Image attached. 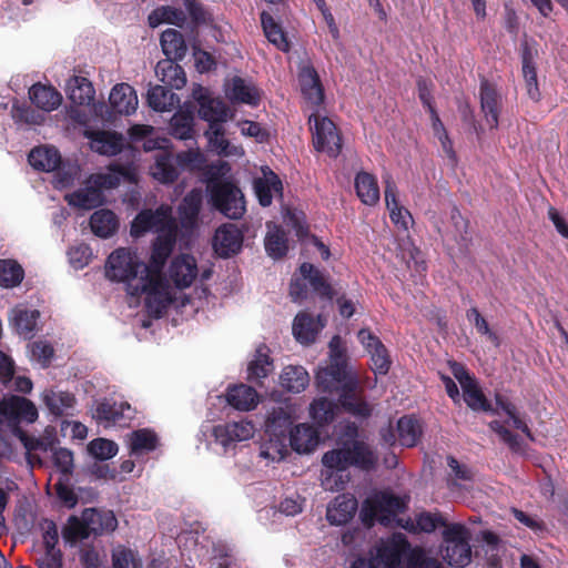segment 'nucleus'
Instances as JSON below:
<instances>
[{"label": "nucleus", "instance_id": "1", "mask_svg": "<svg viewBox=\"0 0 568 568\" xmlns=\"http://www.w3.org/2000/svg\"><path fill=\"white\" fill-rule=\"evenodd\" d=\"M175 245V227H170L168 232L159 234L152 244L151 256L148 264L143 263L141 270L140 285L132 287L130 292L132 296L139 297L142 294L148 295V305L150 306V297L160 294L165 287V278L163 276V267L171 255Z\"/></svg>", "mask_w": 568, "mask_h": 568}, {"label": "nucleus", "instance_id": "2", "mask_svg": "<svg viewBox=\"0 0 568 568\" xmlns=\"http://www.w3.org/2000/svg\"><path fill=\"white\" fill-rule=\"evenodd\" d=\"M322 464L337 471H344L349 467L369 471L377 466L378 456L364 440L347 439L339 447L326 452L322 457Z\"/></svg>", "mask_w": 568, "mask_h": 568}, {"label": "nucleus", "instance_id": "3", "mask_svg": "<svg viewBox=\"0 0 568 568\" xmlns=\"http://www.w3.org/2000/svg\"><path fill=\"white\" fill-rule=\"evenodd\" d=\"M310 291L322 300L332 301L336 296L328 275L314 264L303 262L291 278L288 296L292 302L301 304L308 298Z\"/></svg>", "mask_w": 568, "mask_h": 568}, {"label": "nucleus", "instance_id": "4", "mask_svg": "<svg viewBox=\"0 0 568 568\" xmlns=\"http://www.w3.org/2000/svg\"><path fill=\"white\" fill-rule=\"evenodd\" d=\"M293 410L290 406L274 407L265 422V436L261 456L275 460L284 457L287 452V439L294 430Z\"/></svg>", "mask_w": 568, "mask_h": 568}, {"label": "nucleus", "instance_id": "5", "mask_svg": "<svg viewBox=\"0 0 568 568\" xmlns=\"http://www.w3.org/2000/svg\"><path fill=\"white\" fill-rule=\"evenodd\" d=\"M405 509L406 504L400 497L388 491H377L363 501L359 517L364 526L371 528L376 521L383 525L389 524Z\"/></svg>", "mask_w": 568, "mask_h": 568}, {"label": "nucleus", "instance_id": "6", "mask_svg": "<svg viewBox=\"0 0 568 568\" xmlns=\"http://www.w3.org/2000/svg\"><path fill=\"white\" fill-rule=\"evenodd\" d=\"M141 262L135 253L129 248L119 247L114 250L105 263V277L112 282H122L126 284V292L131 295L130 285L132 287L140 285Z\"/></svg>", "mask_w": 568, "mask_h": 568}, {"label": "nucleus", "instance_id": "7", "mask_svg": "<svg viewBox=\"0 0 568 568\" xmlns=\"http://www.w3.org/2000/svg\"><path fill=\"white\" fill-rule=\"evenodd\" d=\"M470 534L463 524H449L443 531L444 560L454 567H466L471 561Z\"/></svg>", "mask_w": 568, "mask_h": 568}, {"label": "nucleus", "instance_id": "8", "mask_svg": "<svg viewBox=\"0 0 568 568\" xmlns=\"http://www.w3.org/2000/svg\"><path fill=\"white\" fill-rule=\"evenodd\" d=\"M415 550L424 549L412 548L405 535L394 534L376 547L375 555L371 558L378 568H404L403 559H405V568H408V559Z\"/></svg>", "mask_w": 568, "mask_h": 568}, {"label": "nucleus", "instance_id": "9", "mask_svg": "<svg viewBox=\"0 0 568 568\" xmlns=\"http://www.w3.org/2000/svg\"><path fill=\"white\" fill-rule=\"evenodd\" d=\"M209 195L212 207L227 219L239 220L246 211L244 194L233 182L213 184Z\"/></svg>", "mask_w": 568, "mask_h": 568}, {"label": "nucleus", "instance_id": "10", "mask_svg": "<svg viewBox=\"0 0 568 568\" xmlns=\"http://www.w3.org/2000/svg\"><path fill=\"white\" fill-rule=\"evenodd\" d=\"M314 120L313 144L320 152H326L336 158L342 151V138L332 120L326 116L312 114L310 122Z\"/></svg>", "mask_w": 568, "mask_h": 568}, {"label": "nucleus", "instance_id": "11", "mask_svg": "<svg viewBox=\"0 0 568 568\" xmlns=\"http://www.w3.org/2000/svg\"><path fill=\"white\" fill-rule=\"evenodd\" d=\"M134 410L126 402L118 403L112 399L104 398L99 402L93 412V418L99 424L108 426L126 427L133 418Z\"/></svg>", "mask_w": 568, "mask_h": 568}, {"label": "nucleus", "instance_id": "12", "mask_svg": "<svg viewBox=\"0 0 568 568\" xmlns=\"http://www.w3.org/2000/svg\"><path fill=\"white\" fill-rule=\"evenodd\" d=\"M170 227H174V225L164 210H142L132 221L130 232L132 236L140 237L150 231L162 234Z\"/></svg>", "mask_w": 568, "mask_h": 568}, {"label": "nucleus", "instance_id": "13", "mask_svg": "<svg viewBox=\"0 0 568 568\" xmlns=\"http://www.w3.org/2000/svg\"><path fill=\"white\" fill-rule=\"evenodd\" d=\"M243 232L232 223L217 227L213 236V248L217 256L229 258L242 250Z\"/></svg>", "mask_w": 568, "mask_h": 568}, {"label": "nucleus", "instance_id": "14", "mask_svg": "<svg viewBox=\"0 0 568 568\" xmlns=\"http://www.w3.org/2000/svg\"><path fill=\"white\" fill-rule=\"evenodd\" d=\"M253 435V424L245 420L219 424L213 427L215 442L221 444L225 449L235 446L239 442L250 439Z\"/></svg>", "mask_w": 568, "mask_h": 568}, {"label": "nucleus", "instance_id": "15", "mask_svg": "<svg viewBox=\"0 0 568 568\" xmlns=\"http://www.w3.org/2000/svg\"><path fill=\"white\" fill-rule=\"evenodd\" d=\"M197 264L194 256L180 254L175 256L169 267V277L178 288L190 287L197 276Z\"/></svg>", "mask_w": 568, "mask_h": 568}, {"label": "nucleus", "instance_id": "16", "mask_svg": "<svg viewBox=\"0 0 568 568\" xmlns=\"http://www.w3.org/2000/svg\"><path fill=\"white\" fill-rule=\"evenodd\" d=\"M325 321L322 315L314 317L308 312H298L293 321L292 331L295 339L304 345L315 342L318 333L324 328Z\"/></svg>", "mask_w": 568, "mask_h": 568}, {"label": "nucleus", "instance_id": "17", "mask_svg": "<svg viewBox=\"0 0 568 568\" xmlns=\"http://www.w3.org/2000/svg\"><path fill=\"white\" fill-rule=\"evenodd\" d=\"M480 109L490 129H497L501 98L494 83L483 79L479 85Z\"/></svg>", "mask_w": 568, "mask_h": 568}, {"label": "nucleus", "instance_id": "18", "mask_svg": "<svg viewBox=\"0 0 568 568\" xmlns=\"http://www.w3.org/2000/svg\"><path fill=\"white\" fill-rule=\"evenodd\" d=\"M520 47L521 71L526 83L527 94L532 101L537 102L541 97L535 64V58L538 52L537 49L532 48L527 40L523 41Z\"/></svg>", "mask_w": 568, "mask_h": 568}, {"label": "nucleus", "instance_id": "19", "mask_svg": "<svg viewBox=\"0 0 568 568\" xmlns=\"http://www.w3.org/2000/svg\"><path fill=\"white\" fill-rule=\"evenodd\" d=\"M194 91V98L199 103V116L211 123H223L227 120L229 108L219 98H213L207 91L199 88V94Z\"/></svg>", "mask_w": 568, "mask_h": 568}, {"label": "nucleus", "instance_id": "20", "mask_svg": "<svg viewBox=\"0 0 568 568\" xmlns=\"http://www.w3.org/2000/svg\"><path fill=\"white\" fill-rule=\"evenodd\" d=\"M203 204V191L199 187L187 192L178 206L180 224L185 230H193L199 222V215Z\"/></svg>", "mask_w": 568, "mask_h": 568}, {"label": "nucleus", "instance_id": "21", "mask_svg": "<svg viewBox=\"0 0 568 568\" xmlns=\"http://www.w3.org/2000/svg\"><path fill=\"white\" fill-rule=\"evenodd\" d=\"M298 82L303 97L313 105L324 102V89L320 75L313 65H304L298 72Z\"/></svg>", "mask_w": 568, "mask_h": 568}, {"label": "nucleus", "instance_id": "22", "mask_svg": "<svg viewBox=\"0 0 568 568\" xmlns=\"http://www.w3.org/2000/svg\"><path fill=\"white\" fill-rule=\"evenodd\" d=\"M385 202L389 211L390 221L398 227L407 231L409 223H413L410 212L404 206L399 205L397 201V186L395 182L388 178L385 180Z\"/></svg>", "mask_w": 568, "mask_h": 568}, {"label": "nucleus", "instance_id": "23", "mask_svg": "<svg viewBox=\"0 0 568 568\" xmlns=\"http://www.w3.org/2000/svg\"><path fill=\"white\" fill-rule=\"evenodd\" d=\"M83 515L90 535L102 536L113 532L118 527V520L112 510L85 508Z\"/></svg>", "mask_w": 568, "mask_h": 568}, {"label": "nucleus", "instance_id": "24", "mask_svg": "<svg viewBox=\"0 0 568 568\" xmlns=\"http://www.w3.org/2000/svg\"><path fill=\"white\" fill-rule=\"evenodd\" d=\"M154 180L162 184H172L179 178L176 159L170 150H162L154 155V163L150 168Z\"/></svg>", "mask_w": 568, "mask_h": 568}, {"label": "nucleus", "instance_id": "25", "mask_svg": "<svg viewBox=\"0 0 568 568\" xmlns=\"http://www.w3.org/2000/svg\"><path fill=\"white\" fill-rule=\"evenodd\" d=\"M89 139L91 140L92 150L102 155H116L124 148V138L116 131H92Z\"/></svg>", "mask_w": 568, "mask_h": 568}, {"label": "nucleus", "instance_id": "26", "mask_svg": "<svg viewBox=\"0 0 568 568\" xmlns=\"http://www.w3.org/2000/svg\"><path fill=\"white\" fill-rule=\"evenodd\" d=\"M109 102L113 112L130 115L136 110L138 95L130 84L118 83L110 92Z\"/></svg>", "mask_w": 568, "mask_h": 568}, {"label": "nucleus", "instance_id": "27", "mask_svg": "<svg viewBox=\"0 0 568 568\" xmlns=\"http://www.w3.org/2000/svg\"><path fill=\"white\" fill-rule=\"evenodd\" d=\"M356 510L355 497L342 494L336 496L327 507L326 518L332 525H345L354 517Z\"/></svg>", "mask_w": 568, "mask_h": 568}, {"label": "nucleus", "instance_id": "28", "mask_svg": "<svg viewBox=\"0 0 568 568\" xmlns=\"http://www.w3.org/2000/svg\"><path fill=\"white\" fill-rule=\"evenodd\" d=\"M29 164L43 172H52L61 164V154L52 145H42L33 148L28 155Z\"/></svg>", "mask_w": 568, "mask_h": 568}, {"label": "nucleus", "instance_id": "29", "mask_svg": "<svg viewBox=\"0 0 568 568\" xmlns=\"http://www.w3.org/2000/svg\"><path fill=\"white\" fill-rule=\"evenodd\" d=\"M179 60L164 59L156 63L155 74L159 80L171 89L180 90L186 83L184 69L178 63Z\"/></svg>", "mask_w": 568, "mask_h": 568}, {"label": "nucleus", "instance_id": "30", "mask_svg": "<svg viewBox=\"0 0 568 568\" xmlns=\"http://www.w3.org/2000/svg\"><path fill=\"white\" fill-rule=\"evenodd\" d=\"M356 381H348L344 384L339 395V403L344 409L357 417H369L372 414L371 406L356 395Z\"/></svg>", "mask_w": 568, "mask_h": 568}, {"label": "nucleus", "instance_id": "31", "mask_svg": "<svg viewBox=\"0 0 568 568\" xmlns=\"http://www.w3.org/2000/svg\"><path fill=\"white\" fill-rule=\"evenodd\" d=\"M287 444L297 453H311L318 444V432L307 424H300L294 427Z\"/></svg>", "mask_w": 568, "mask_h": 568}, {"label": "nucleus", "instance_id": "32", "mask_svg": "<svg viewBox=\"0 0 568 568\" xmlns=\"http://www.w3.org/2000/svg\"><path fill=\"white\" fill-rule=\"evenodd\" d=\"M67 201L71 206L92 210L100 206L103 203V193L100 186L94 182L93 185H85L73 193L67 195Z\"/></svg>", "mask_w": 568, "mask_h": 568}, {"label": "nucleus", "instance_id": "33", "mask_svg": "<svg viewBox=\"0 0 568 568\" xmlns=\"http://www.w3.org/2000/svg\"><path fill=\"white\" fill-rule=\"evenodd\" d=\"M226 400L232 407L243 412L255 408L258 403L256 390L244 384L230 386Z\"/></svg>", "mask_w": 568, "mask_h": 568}, {"label": "nucleus", "instance_id": "34", "mask_svg": "<svg viewBox=\"0 0 568 568\" xmlns=\"http://www.w3.org/2000/svg\"><path fill=\"white\" fill-rule=\"evenodd\" d=\"M227 97L231 101L245 103L256 106L260 103L261 95L258 89L252 83H247L241 77H234L227 90Z\"/></svg>", "mask_w": 568, "mask_h": 568}, {"label": "nucleus", "instance_id": "35", "mask_svg": "<svg viewBox=\"0 0 568 568\" xmlns=\"http://www.w3.org/2000/svg\"><path fill=\"white\" fill-rule=\"evenodd\" d=\"M261 24L266 39L274 44L278 50L288 52L291 44L287 39L286 32L283 30L280 22H277L272 14L267 11H262L260 14Z\"/></svg>", "mask_w": 568, "mask_h": 568}, {"label": "nucleus", "instance_id": "36", "mask_svg": "<svg viewBox=\"0 0 568 568\" xmlns=\"http://www.w3.org/2000/svg\"><path fill=\"white\" fill-rule=\"evenodd\" d=\"M31 102L44 111L55 110L62 102L61 94L51 85L33 84L29 90Z\"/></svg>", "mask_w": 568, "mask_h": 568}, {"label": "nucleus", "instance_id": "37", "mask_svg": "<svg viewBox=\"0 0 568 568\" xmlns=\"http://www.w3.org/2000/svg\"><path fill=\"white\" fill-rule=\"evenodd\" d=\"M90 227L101 239L111 237L119 229L118 216L108 209L95 211L90 217Z\"/></svg>", "mask_w": 568, "mask_h": 568}, {"label": "nucleus", "instance_id": "38", "mask_svg": "<svg viewBox=\"0 0 568 568\" xmlns=\"http://www.w3.org/2000/svg\"><path fill=\"white\" fill-rule=\"evenodd\" d=\"M67 93L73 104L90 105L94 100L95 90L87 78L74 75L68 81Z\"/></svg>", "mask_w": 568, "mask_h": 568}, {"label": "nucleus", "instance_id": "39", "mask_svg": "<svg viewBox=\"0 0 568 568\" xmlns=\"http://www.w3.org/2000/svg\"><path fill=\"white\" fill-rule=\"evenodd\" d=\"M356 194L365 205L373 206L379 201V187L375 175L361 171L355 176Z\"/></svg>", "mask_w": 568, "mask_h": 568}, {"label": "nucleus", "instance_id": "40", "mask_svg": "<svg viewBox=\"0 0 568 568\" xmlns=\"http://www.w3.org/2000/svg\"><path fill=\"white\" fill-rule=\"evenodd\" d=\"M160 43L166 59L183 60L187 47L183 34L175 29H166L162 32Z\"/></svg>", "mask_w": 568, "mask_h": 568}, {"label": "nucleus", "instance_id": "41", "mask_svg": "<svg viewBox=\"0 0 568 568\" xmlns=\"http://www.w3.org/2000/svg\"><path fill=\"white\" fill-rule=\"evenodd\" d=\"M194 113L190 109H180L170 120V134L179 140H189L194 133Z\"/></svg>", "mask_w": 568, "mask_h": 568}, {"label": "nucleus", "instance_id": "42", "mask_svg": "<svg viewBox=\"0 0 568 568\" xmlns=\"http://www.w3.org/2000/svg\"><path fill=\"white\" fill-rule=\"evenodd\" d=\"M254 190L260 204L268 206L273 201V192L282 193L283 184L280 178L273 171H270L268 174H264L263 179L254 181Z\"/></svg>", "mask_w": 568, "mask_h": 568}, {"label": "nucleus", "instance_id": "43", "mask_svg": "<svg viewBox=\"0 0 568 568\" xmlns=\"http://www.w3.org/2000/svg\"><path fill=\"white\" fill-rule=\"evenodd\" d=\"M146 100L148 105L159 112L169 111L179 103L178 95L165 84L151 87L148 91Z\"/></svg>", "mask_w": 568, "mask_h": 568}, {"label": "nucleus", "instance_id": "44", "mask_svg": "<svg viewBox=\"0 0 568 568\" xmlns=\"http://www.w3.org/2000/svg\"><path fill=\"white\" fill-rule=\"evenodd\" d=\"M397 433L399 444L404 447H414L420 439L423 429L414 416H403L397 422Z\"/></svg>", "mask_w": 568, "mask_h": 568}, {"label": "nucleus", "instance_id": "45", "mask_svg": "<svg viewBox=\"0 0 568 568\" xmlns=\"http://www.w3.org/2000/svg\"><path fill=\"white\" fill-rule=\"evenodd\" d=\"M131 453L134 455L141 453H150L159 446V437L156 433L150 428H141L133 430L129 435Z\"/></svg>", "mask_w": 568, "mask_h": 568}, {"label": "nucleus", "instance_id": "46", "mask_svg": "<svg viewBox=\"0 0 568 568\" xmlns=\"http://www.w3.org/2000/svg\"><path fill=\"white\" fill-rule=\"evenodd\" d=\"M43 403L52 415L61 417L69 415V410L72 409L75 404V397L69 392L55 393L50 390L43 395Z\"/></svg>", "mask_w": 568, "mask_h": 568}, {"label": "nucleus", "instance_id": "47", "mask_svg": "<svg viewBox=\"0 0 568 568\" xmlns=\"http://www.w3.org/2000/svg\"><path fill=\"white\" fill-rule=\"evenodd\" d=\"M148 21L152 28H155L162 23L174 24L181 28L186 21V16L181 9L170 6H161L149 14Z\"/></svg>", "mask_w": 568, "mask_h": 568}, {"label": "nucleus", "instance_id": "48", "mask_svg": "<svg viewBox=\"0 0 568 568\" xmlns=\"http://www.w3.org/2000/svg\"><path fill=\"white\" fill-rule=\"evenodd\" d=\"M264 245L268 256L275 260L284 257L288 251L286 232L281 226H275L273 231L267 232Z\"/></svg>", "mask_w": 568, "mask_h": 568}, {"label": "nucleus", "instance_id": "49", "mask_svg": "<svg viewBox=\"0 0 568 568\" xmlns=\"http://www.w3.org/2000/svg\"><path fill=\"white\" fill-rule=\"evenodd\" d=\"M24 278V270L11 258L0 260V286L12 288L21 284Z\"/></svg>", "mask_w": 568, "mask_h": 568}, {"label": "nucleus", "instance_id": "50", "mask_svg": "<svg viewBox=\"0 0 568 568\" xmlns=\"http://www.w3.org/2000/svg\"><path fill=\"white\" fill-rule=\"evenodd\" d=\"M282 385L292 393H300L308 385V374L301 366H287L282 375Z\"/></svg>", "mask_w": 568, "mask_h": 568}, {"label": "nucleus", "instance_id": "51", "mask_svg": "<svg viewBox=\"0 0 568 568\" xmlns=\"http://www.w3.org/2000/svg\"><path fill=\"white\" fill-rule=\"evenodd\" d=\"M336 405L325 398L321 397L314 399L310 407V415L312 420L320 427L331 424L335 418Z\"/></svg>", "mask_w": 568, "mask_h": 568}, {"label": "nucleus", "instance_id": "52", "mask_svg": "<svg viewBox=\"0 0 568 568\" xmlns=\"http://www.w3.org/2000/svg\"><path fill=\"white\" fill-rule=\"evenodd\" d=\"M91 535L89 528L87 527L83 513L81 514V517L74 515L70 516L67 524L62 528V537L64 541L71 545L87 539Z\"/></svg>", "mask_w": 568, "mask_h": 568}, {"label": "nucleus", "instance_id": "53", "mask_svg": "<svg viewBox=\"0 0 568 568\" xmlns=\"http://www.w3.org/2000/svg\"><path fill=\"white\" fill-rule=\"evenodd\" d=\"M39 316L40 313L37 310H14L12 320L16 331L24 337H31L36 329Z\"/></svg>", "mask_w": 568, "mask_h": 568}, {"label": "nucleus", "instance_id": "54", "mask_svg": "<svg viewBox=\"0 0 568 568\" xmlns=\"http://www.w3.org/2000/svg\"><path fill=\"white\" fill-rule=\"evenodd\" d=\"M449 526L446 519L439 513H429L423 511L418 514L415 518V524L412 523L409 530L410 531H423V532H433L437 527H445V529ZM408 529V527H406Z\"/></svg>", "mask_w": 568, "mask_h": 568}, {"label": "nucleus", "instance_id": "55", "mask_svg": "<svg viewBox=\"0 0 568 568\" xmlns=\"http://www.w3.org/2000/svg\"><path fill=\"white\" fill-rule=\"evenodd\" d=\"M336 361V364L331 365L329 367H326L324 369H321L316 374V381L323 382V376H329L331 382H334L336 388L339 384H342V387L344 384L348 381H354L353 378H347V372H346V364L345 359L347 357H334Z\"/></svg>", "mask_w": 568, "mask_h": 568}, {"label": "nucleus", "instance_id": "56", "mask_svg": "<svg viewBox=\"0 0 568 568\" xmlns=\"http://www.w3.org/2000/svg\"><path fill=\"white\" fill-rule=\"evenodd\" d=\"M463 389L464 400L471 409L484 412L489 410L490 405L487 398L474 381L464 385Z\"/></svg>", "mask_w": 568, "mask_h": 568}, {"label": "nucleus", "instance_id": "57", "mask_svg": "<svg viewBox=\"0 0 568 568\" xmlns=\"http://www.w3.org/2000/svg\"><path fill=\"white\" fill-rule=\"evenodd\" d=\"M118 449V445L106 438H95L88 445L89 453L99 460H106L114 457Z\"/></svg>", "mask_w": 568, "mask_h": 568}, {"label": "nucleus", "instance_id": "58", "mask_svg": "<svg viewBox=\"0 0 568 568\" xmlns=\"http://www.w3.org/2000/svg\"><path fill=\"white\" fill-rule=\"evenodd\" d=\"M54 490L58 499L67 508H73L78 504V495L74 493L73 487L70 485V477H59L54 485Z\"/></svg>", "mask_w": 568, "mask_h": 568}, {"label": "nucleus", "instance_id": "59", "mask_svg": "<svg viewBox=\"0 0 568 568\" xmlns=\"http://www.w3.org/2000/svg\"><path fill=\"white\" fill-rule=\"evenodd\" d=\"M272 369V357H256L248 365L247 379L252 383L261 384V379L265 378Z\"/></svg>", "mask_w": 568, "mask_h": 568}, {"label": "nucleus", "instance_id": "60", "mask_svg": "<svg viewBox=\"0 0 568 568\" xmlns=\"http://www.w3.org/2000/svg\"><path fill=\"white\" fill-rule=\"evenodd\" d=\"M112 566L113 568H138L136 554L128 547L118 546L112 551Z\"/></svg>", "mask_w": 568, "mask_h": 568}, {"label": "nucleus", "instance_id": "61", "mask_svg": "<svg viewBox=\"0 0 568 568\" xmlns=\"http://www.w3.org/2000/svg\"><path fill=\"white\" fill-rule=\"evenodd\" d=\"M176 164L183 170L199 171L204 165L203 155L196 150H186L176 154Z\"/></svg>", "mask_w": 568, "mask_h": 568}, {"label": "nucleus", "instance_id": "62", "mask_svg": "<svg viewBox=\"0 0 568 568\" xmlns=\"http://www.w3.org/2000/svg\"><path fill=\"white\" fill-rule=\"evenodd\" d=\"M53 464L60 471V477H71L73 473V453L60 447L53 452Z\"/></svg>", "mask_w": 568, "mask_h": 568}, {"label": "nucleus", "instance_id": "63", "mask_svg": "<svg viewBox=\"0 0 568 568\" xmlns=\"http://www.w3.org/2000/svg\"><path fill=\"white\" fill-rule=\"evenodd\" d=\"M357 337L368 355H384L386 353L384 344L369 329H359Z\"/></svg>", "mask_w": 568, "mask_h": 568}, {"label": "nucleus", "instance_id": "64", "mask_svg": "<svg viewBox=\"0 0 568 568\" xmlns=\"http://www.w3.org/2000/svg\"><path fill=\"white\" fill-rule=\"evenodd\" d=\"M71 265L77 268H83L92 258V250L88 244H79L73 246L68 252Z\"/></svg>", "mask_w": 568, "mask_h": 568}]
</instances>
